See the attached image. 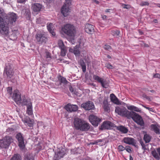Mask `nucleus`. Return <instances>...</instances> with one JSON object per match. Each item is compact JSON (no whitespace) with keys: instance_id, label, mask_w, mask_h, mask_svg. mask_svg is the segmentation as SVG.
Listing matches in <instances>:
<instances>
[{"instance_id":"31","label":"nucleus","mask_w":160,"mask_h":160,"mask_svg":"<svg viewBox=\"0 0 160 160\" xmlns=\"http://www.w3.org/2000/svg\"><path fill=\"white\" fill-rule=\"evenodd\" d=\"M70 52H72L76 55H78L80 54V51L79 48L78 47L74 48H70L69 49Z\"/></svg>"},{"instance_id":"14","label":"nucleus","mask_w":160,"mask_h":160,"mask_svg":"<svg viewBox=\"0 0 160 160\" xmlns=\"http://www.w3.org/2000/svg\"><path fill=\"white\" fill-rule=\"evenodd\" d=\"M65 109L70 112H75L78 110V107L77 105L71 104L68 103L64 107Z\"/></svg>"},{"instance_id":"41","label":"nucleus","mask_w":160,"mask_h":160,"mask_svg":"<svg viewBox=\"0 0 160 160\" xmlns=\"http://www.w3.org/2000/svg\"><path fill=\"white\" fill-rule=\"evenodd\" d=\"M25 160H34L33 157L31 155L29 154L26 157Z\"/></svg>"},{"instance_id":"15","label":"nucleus","mask_w":160,"mask_h":160,"mask_svg":"<svg viewBox=\"0 0 160 160\" xmlns=\"http://www.w3.org/2000/svg\"><path fill=\"white\" fill-rule=\"evenodd\" d=\"M114 124L109 121L104 122L101 126L103 129H110L115 127Z\"/></svg>"},{"instance_id":"64","label":"nucleus","mask_w":160,"mask_h":160,"mask_svg":"<svg viewBox=\"0 0 160 160\" xmlns=\"http://www.w3.org/2000/svg\"><path fill=\"white\" fill-rule=\"evenodd\" d=\"M130 160H133L131 156H130Z\"/></svg>"},{"instance_id":"7","label":"nucleus","mask_w":160,"mask_h":160,"mask_svg":"<svg viewBox=\"0 0 160 160\" xmlns=\"http://www.w3.org/2000/svg\"><path fill=\"white\" fill-rule=\"evenodd\" d=\"M17 17L16 14L13 12L9 13L7 14L6 19H4V20L8 22V28L9 24H12L15 22Z\"/></svg>"},{"instance_id":"27","label":"nucleus","mask_w":160,"mask_h":160,"mask_svg":"<svg viewBox=\"0 0 160 160\" xmlns=\"http://www.w3.org/2000/svg\"><path fill=\"white\" fill-rule=\"evenodd\" d=\"M110 99L111 101L114 103L119 104L120 102L118 98L116 97V96L113 94H110Z\"/></svg>"},{"instance_id":"1","label":"nucleus","mask_w":160,"mask_h":160,"mask_svg":"<svg viewBox=\"0 0 160 160\" xmlns=\"http://www.w3.org/2000/svg\"><path fill=\"white\" fill-rule=\"evenodd\" d=\"M6 14L3 10L0 8V33L3 35H7L8 34V23L2 18Z\"/></svg>"},{"instance_id":"28","label":"nucleus","mask_w":160,"mask_h":160,"mask_svg":"<svg viewBox=\"0 0 160 160\" xmlns=\"http://www.w3.org/2000/svg\"><path fill=\"white\" fill-rule=\"evenodd\" d=\"M151 130H153L156 133L159 134L160 133L159 130L158 125L152 124L151 125Z\"/></svg>"},{"instance_id":"46","label":"nucleus","mask_w":160,"mask_h":160,"mask_svg":"<svg viewBox=\"0 0 160 160\" xmlns=\"http://www.w3.org/2000/svg\"><path fill=\"white\" fill-rule=\"evenodd\" d=\"M104 48L106 50H109L111 49V46L109 45H105L104 46Z\"/></svg>"},{"instance_id":"9","label":"nucleus","mask_w":160,"mask_h":160,"mask_svg":"<svg viewBox=\"0 0 160 160\" xmlns=\"http://www.w3.org/2000/svg\"><path fill=\"white\" fill-rule=\"evenodd\" d=\"M90 122L92 124L95 126H98L99 123L100 122L101 119L97 117L94 115H90L89 117Z\"/></svg>"},{"instance_id":"11","label":"nucleus","mask_w":160,"mask_h":160,"mask_svg":"<svg viewBox=\"0 0 160 160\" xmlns=\"http://www.w3.org/2000/svg\"><path fill=\"white\" fill-rule=\"evenodd\" d=\"M16 138L18 141L19 146L21 149L24 148L25 145L22 135L21 133H18L16 136Z\"/></svg>"},{"instance_id":"29","label":"nucleus","mask_w":160,"mask_h":160,"mask_svg":"<svg viewBox=\"0 0 160 160\" xmlns=\"http://www.w3.org/2000/svg\"><path fill=\"white\" fill-rule=\"evenodd\" d=\"M127 108L130 110H133L138 112H141V110L138 108L133 105L127 106Z\"/></svg>"},{"instance_id":"5","label":"nucleus","mask_w":160,"mask_h":160,"mask_svg":"<svg viewBox=\"0 0 160 160\" xmlns=\"http://www.w3.org/2000/svg\"><path fill=\"white\" fill-rule=\"evenodd\" d=\"M131 111H129L122 106L117 107L116 108L115 112L118 115L125 116L128 118L129 117V114Z\"/></svg>"},{"instance_id":"57","label":"nucleus","mask_w":160,"mask_h":160,"mask_svg":"<svg viewBox=\"0 0 160 160\" xmlns=\"http://www.w3.org/2000/svg\"><path fill=\"white\" fill-rule=\"evenodd\" d=\"M69 90L71 92H73V89L72 87H71L69 88Z\"/></svg>"},{"instance_id":"38","label":"nucleus","mask_w":160,"mask_h":160,"mask_svg":"<svg viewBox=\"0 0 160 160\" xmlns=\"http://www.w3.org/2000/svg\"><path fill=\"white\" fill-rule=\"evenodd\" d=\"M58 45L59 48H65V46L64 45L63 42L61 40H59L58 42Z\"/></svg>"},{"instance_id":"53","label":"nucleus","mask_w":160,"mask_h":160,"mask_svg":"<svg viewBox=\"0 0 160 160\" xmlns=\"http://www.w3.org/2000/svg\"><path fill=\"white\" fill-rule=\"evenodd\" d=\"M70 0H66V3L70 5L71 4Z\"/></svg>"},{"instance_id":"35","label":"nucleus","mask_w":160,"mask_h":160,"mask_svg":"<svg viewBox=\"0 0 160 160\" xmlns=\"http://www.w3.org/2000/svg\"><path fill=\"white\" fill-rule=\"evenodd\" d=\"M151 137L150 135L147 134H145L144 136V140L146 143H148L150 141Z\"/></svg>"},{"instance_id":"51","label":"nucleus","mask_w":160,"mask_h":160,"mask_svg":"<svg viewBox=\"0 0 160 160\" xmlns=\"http://www.w3.org/2000/svg\"><path fill=\"white\" fill-rule=\"evenodd\" d=\"M51 33L52 35L53 36H54L55 35V33L53 31V29L51 30V31H49Z\"/></svg>"},{"instance_id":"36","label":"nucleus","mask_w":160,"mask_h":160,"mask_svg":"<svg viewBox=\"0 0 160 160\" xmlns=\"http://www.w3.org/2000/svg\"><path fill=\"white\" fill-rule=\"evenodd\" d=\"M10 160H21V158L18 154H15L11 158Z\"/></svg>"},{"instance_id":"43","label":"nucleus","mask_w":160,"mask_h":160,"mask_svg":"<svg viewBox=\"0 0 160 160\" xmlns=\"http://www.w3.org/2000/svg\"><path fill=\"white\" fill-rule=\"evenodd\" d=\"M7 92L10 95H11L12 93V88L11 87H8L7 88Z\"/></svg>"},{"instance_id":"2","label":"nucleus","mask_w":160,"mask_h":160,"mask_svg":"<svg viewBox=\"0 0 160 160\" xmlns=\"http://www.w3.org/2000/svg\"><path fill=\"white\" fill-rule=\"evenodd\" d=\"M62 30L65 34L69 36L74 37L76 33L75 27L70 24L65 25L62 28Z\"/></svg>"},{"instance_id":"19","label":"nucleus","mask_w":160,"mask_h":160,"mask_svg":"<svg viewBox=\"0 0 160 160\" xmlns=\"http://www.w3.org/2000/svg\"><path fill=\"white\" fill-rule=\"evenodd\" d=\"M24 123L28 126L31 127L33 126L34 123V120L31 119L29 117H26L22 119Z\"/></svg>"},{"instance_id":"34","label":"nucleus","mask_w":160,"mask_h":160,"mask_svg":"<svg viewBox=\"0 0 160 160\" xmlns=\"http://www.w3.org/2000/svg\"><path fill=\"white\" fill-rule=\"evenodd\" d=\"M79 63L82 67V71L85 72L86 71V66L84 61L80 59L79 61Z\"/></svg>"},{"instance_id":"40","label":"nucleus","mask_w":160,"mask_h":160,"mask_svg":"<svg viewBox=\"0 0 160 160\" xmlns=\"http://www.w3.org/2000/svg\"><path fill=\"white\" fill-rule=\"evenodd\" d=\"M52 26V23H50L47 24V28L49 31H51V30L53 29Z\"/></svg>"},{"instance_id":"42","label":"nucleus","mask_w":160,"mask_h":160,"mask_svg":"<svg viewBox=\"0 0 160 160\" xmlns=\"http://www.w3.org/2000/svg\"><path fill=\"white\" fill-rule=\"evenodd\" d=\"M149 4L148 2H142L140 4V6H148Z\"/></svg>"},{"instance_id":"17","label":"nucleus","mask_w":160,"mask_h":160,"mask_svg":"<svg viewBox=\"0 0 160 160\" xmlns=\"http://www.w3.org/2000/svg\"><path fill=\"white\" fill-rule=\"evenodd\" d=\"M85 31L89 34H92L94 32V26L90 24L87 23L85 25Z\"/></svg>"},{"instance_id":"32","label":"nucleus","mask_w":160,"mask_h":160,"mask_svg":"<svg viewBox=\"0 0 160 160\" xmlns=\"http://www.w3.org/2000/svg\"><path fill=\"white\" fill-rule=\"evenodd\" d=\"M58 78V81L60 82V84L63 83L64 84H66L68 82L66 78L61 76H59Z\"/></svg>"},{"instance_id":"3","label":"nucleus","mask_w":160,"mask_h":160,"mask_svg":"<svg viewBox=\"0 0 160 160\" xmlns=\"http://www.w3.org/2000/svg\"><path fill=\"white\" fill-rule=\"evenodd\" d=\"M129 116L130 117H128V119L132 118L135 122L141 126H144V122L142 118L137 113L133 111H131Z\"/></svg>"},{"instance_id":"12","label":"nucleus","mask_w":160,"mask_h":160,"mask_svg":"<svg viewBox=\"0 0 160 160\" xmlns=\"http://www.w3.org/2000/svg\"><path fill=\"white\" fill-rule=\"evenodd\" d=\"M12 98L15 102L18 104L21 98V94L19 91L17 90H15L13 91Z\"/></svg>"},{"instance_id":"13","label":"nucleus","mask_w":160,"mask_h":160,"mask_svg":"<svg viewBox=\"0 0 160 160\" xmlns=\"http://www.w3.org/2000/svg\"><path fill=\"white\" fill-rule=\"evenodd\" d=\"M68 4L64 3L61 8V12L64 17L67 16L70 12V9L69 8Z\"/></svg>"},{"instance_id":"10","label":"nucleus","mask_w":160,"mask_h":160,"mask_svg":"<svg viewBox=\"0 0 160 160\" xmlns=\"http://www.w3.org/2000/svg\"><path fill=\"white\" fill-rule=\"evenodd\" d=\"M36 38L37 42L40 44H42L43 42L45 43L47 41V38L43 33L37 34L36 35Z\"/></svg>"},{"instance_id":"26","label":"nucleus","mask_w":160,"mask_h":160,"mask_svg":"<svg viewBox=\"0 0 160 160\" xmlns=\"http://www.w3.org/2000/svg\"><path fill=\"white\" fill-rule=\"evenodd\" d=\"M27 112L29 115H31L33 114L32 103L31 102H29L27 106Z\"/></svg>"},{"instance_id":"6","label":"nucleus","mask_w":160,"mask_h":160,"mask_svg":"<svg viewBox=\"0 0 160 160\" xmlns=\"http://www.w3.org/2000/svg\"><path fill=\"white\" fill-rule=\"evenodd\" d=\"M4 74H6L8 78H11L14 74L13 67V66L8 64L5 67L4 71Z\"/></svg>"},{"instance_id":"59","label":"nucleus","mask_w":160,"mask_h":160,"mask_svg":"<svg viewBox=\"0 0 160 160\" xmlns=\"http://www.w3.org/2000/svg\"><path fill=\"white\" fill-rule=\"evenodd\" d=\"M102 18L103 19H106L107 18V16L106 15H103L102 16Z\"/></svg>"},{"instance_id":"50","label":"nucleus","mask_w":160,"mask_h":160,"mask_svg":"<svg viewBox=\"0 0 160 160\" xmlns=\"http://www.w3.org/2000/svg\"><path fill=\"white\" fill-rule=\"evenodd\" d=\"M153 77L155 78H160V74L158 73H156L153 76Z\"/></svg>"},{"instance_id":"60","label":"nucleus","mask_w":160,"mask_h":160,"mask_svg":"<svg viewBox=\"0 0 160 160\" xmlns=\"http://www.w3.org/2000/svg\"><path fill=\"white\" fill-rule=\"evenodd\" d=\"M153 21L155 23H158V21L156 19H154L153 20Z\"/></svg>"},{"instance_id":"37","label":"nucleus","mask_w":160,"mask_h":160,"mask_svg":"<svg viewBox=\"0 0 160 160\" xmlns=\"http://www.w3.org/2000/svg\"><path fill=\"white\" fill-rule=\"evenodd\" d=\"M120 32L118 30H113L112 32V34L114 37H117L119 35Z\"/></svg>"},{"instance_id":"20","label":"nucleus","mask_w":160,"mask_h":160,"mask_svg":"<svg viewBox=\"0 0 160 160\" xmlns=\"http://www.w3.org/2000/svg\"><path fill=\"white\" fill-rule=\"evenodd\" d=\"M123 142L126 144L134 145L136 144L135 140L132 138L125 137L123 139Z\"/></svg>"},{"instance_id":"45","label":"nucleus","mask_w":160,"mask_h":160,"mask_svg":"<svg viewBox=\"0 0 160 160\" xmlns=\"http://www.w3.org/2000/svg\"><path fill=\"white\" fill-rule=\"evenodd\" d=\"M45 57L47 59H50L51 58V55L49 52H46Z\"/></svg>"},{"instance_id":"22","label":"nucleus","mask_w":160,"mask_h":160,"mask_svg":"<svg viewBox=\"0 0 160 160\" xmlns=\"http://www.w3.org/2000/svg\"><path fill=\"white\" fill-rule=\"evenodd\" d=\"M93 78L94 79L97 80L98 82L100 83L101 84L102 86L105 88H106V85L105 83V81L104 79L102 78L99 77V76L96 75H94L93 76Z\"/></svg>"},{"instance_id":"54","label":"nucleus","mask_w":160,"mask_h":160,"mask_svg":"<svg viewBox=\"0 0 160 160\" xmlns=\"http://www.w3.org/2000/svg\"><path fill=\"white\" fill-rule=\"evenodd\" d=\"M13 131V129L12 128H9L7 129V132H9L10 131Z\"/></svg>"},{"instance_id":"33","label":"nucleus","mask_w":160,"mask_h":160,"mask_svg":"<svg viewBox=\"0 0 160 160\" xmlns=\"http://www.w3.org/2000/svg\"><path fill=\"white\" fill-rule=\"evenodd\" d=\"M103 108L105 111H108L110 109L108 101L104 100L103 102Z\"/></svg>"},{"instance_id":"30","label":"nucleus","mask_w":160,"mask_h":160,"mask_svg":"<svg viewBox=\"0 0 160 160\" xmlns=\"http://www.w3.org/2000/svg\"><path fill=\"white\" fill-rule=\"evenodd\" d=\"M115 127H116L117 129L124 133H127L128 131V129L127 128L122 126H115Z\"/></svg>"},{"instance_id":"55","label":"nucleus","mask_w":160,"mask_h":160,"mask_svg":"<svg viewBox=\"0 0 160 160\" xmlns=\"http://www.w3.org/2000/svg\"><path fill=\"white\" fill-rule=\"evenodd\" d=\"M25 1V0H17V2L20 3H22L24 2Z\"/></svg>"},{"instance_id":"58","label":"nucleus","mask_w":160,"mask_h":160,"mask_svg":"<svg viewBox=\"0 0 160 160\" xmlns=\"http://www.w3.org/2000/svg\"><path fill=\"white\" fill-rule=\"evenodd\" d=\"M142 45H144L145 47H148V45L147 44H146L144 43L143 42V44H142Z\"/></svg>"},{"instance_id":"21","label":"nucleus","mask_w":160,"mask_h":160,"mask_svg":"<svg viewBox=\"0 0 160 160\" xmlns=\"http://www.w3.org/2000/svg\"><path fill=\"white\" fill-rule=\"evenodd\" d=\"M90 128L89 124L84 120L79 130L82 131H87Z\"/></svg>"},{"instance_id":"56","label":"nucleus","mask_w":160,"mask_h":160,"mask_svg":"<svg viewBox=\"0 0 160 160\" xmlns=\"http://www.w3.org/2000/svg\"><path fill=\"white\" fill-rule=\"evenodd\" d=\"M143 96L144 98H146L147 99H149V97L147 96V95H146L145 94H143Z\"/></svg>"},{"instance_id":"44","label":"nucleus","mask_w":160,"mask_h":160,"mask_svg":"<svg viewBox=\"0 0 160 160\" xmlns=\"http://www.w3.org/2000/svg\"><path fill=\"white\" fill-rule=\"evenodd\" d=\"M118 149L120 151H123L125 150V148L122 145H119L118 147Z\"/></svg>"},{"instance_id":"23","label":"nucleus","mask_w":160,"mask_h":160,"mask_svg":"<svg viewBox=\"0 0 160 160\" xmlns=\"http://www.w3.org/2000/svg\"><path fill=\"white\" fill-rule=\"evenodd\" d=\"M65 154V153L62 151H58L57 153H55L53 157V160H59L61 158L63 157Z\"/></svg>"},{"instance_id":"24","label":"nucleus","mask_w":160,"mask_h":160,"mask_svg":"<svg viewBox=\"0 0 160 160\" xmlns=\"http://www.w3.org/2000/svg\"><path fill=\"white\" fill-rule=\"evenodd\" d=\"M42 8V5L38 3L34 4L32 6V8L34 12H39Z\"/></svg>"},{"instance_id":"39","label":"nucleus","mask_w":160,"mask_h":160,"mask_svg":"<svg viewBox=\"0 0 160 160\" xmlns=\"http://www.w3.org/2000/svg\"><path fill=\"white\" fill-rule=\"evenodd\" d=\"M61 55L62 56H64L66 55V48H61Z\"/></svg>"},{"instance_id":"18","label":"nucleus","mask_w":160,"mask_h":160,"mask_svg":"<svg viewBox=\"0 0 160 160\" xmlns=\"http://www.w3.org/2000/svg\"><path fill=\"white\" fill-rule=\"evenodd\" d=\"M152 155L157 160L160 159V148H157L156 150L154 149L151 152Z\"/></svg>"},{"instance_id":"48","label":"nucleus","mask_w":160,"mask_h":160,"mask_svg":"<svg viewBox=\"0 0 160 160\" xmlns=\"http://www.w3.org/2000/svg\"><path fill=\"white\" fill-rule=\"evenodd\" d=\"M106 67L108 68L112 69L113 68V67L110 64H107L106 65Z\"/></svg>"},{"instance_id":"49","label":"nucleus","mask_w":160,"mask_h":160,"mask_svg":"<svg viewBox=\"0 0 160 160\" xmlns=\"http://www.w3.org/2000/svg\"><path fill=\"white\" fill-rule=\"evenodd\" d=\"M122 6H123V8H126L127 9H129L130 8V5H126L125 4H123Z\"/></svg>"},{"instance_id":"61","label":"nucleus","mask_w":160,"mask_h":160,"mask_svg":"<svg viewBox=\"0 0 160 160\" xmlns=\"http://www.w3.org/2000/svg\"><path fill=\"white\" fill-rule=\"evenodd\" d=\"M139 33L141 35H142V34L143 33V32H142V31H140V30H139Z\"/></svg>"},{"instance_id":"63","label":"nucleus","mask_w":160,"mask_h":160,"mask_svg":"<svg viewBox=\"0 0 160 160\" xmlns=\"http://www.w3.org/2000/svg\"><path fill=\"white\" fill-rule=\"evenodd\" d=\"M157 6L159 8H160V4H157Z\"/></svg>"},{"instance_id":"62","label":"nucleus","mask_w":160,"mask_h":160,"mask_svg":"<svg viewBox=\"0 0 160 160\" xmlns=\"http://www.w3.org/2000/svg\"><path fill=\"white\" fill-rule=\"evenodd\" d=\"M110 9H107V10H106V12H110V11H110Z\"/></svg>"},{"instance_id":"25","label":"nucleus","mask_w":160,"mask_h":160,"mask_svg":"<svg viewBox=\"0 0 160 160\" xmlns=\"http://www.w3.org/2000/svg\"><path fill=\"white\" fill-rule=\"evenodd\" d=\"M29 102H31L30 101H28L27 99L26 98V97L25 96H22V98H21L20 99V100L19 102H18V104H22V105H27L28 106V103Z\"/></svg>"},{"instance_id":"4","label":"nucleus","mask_w":160,"mask_h":160,"mask_svg":"<svg viewBox=\"0 0 160 160\" xmlns=\"http://www.w3.org/2000/svg\"><path fill=\"white\" fill-rule=\"evenodd\" d=\"M12 141V137L9 136H5L0 140V147L2 148H7Z\"/></svg>"},{"instance_id":"16","label":"nucleus","mask_w":160,"mask_h":160,"mask_svg":"<svg viewBox=\"0 0 160 160\" xmlns=\"http://www.w3.org/2000/svg\"><path fill=\"white\" fill-rule=\"evenodd\" d=\"M83 121L84 120L79 118H75L73 122L74 126L75 128L77 130H79Z\"/></svg>"},{"instance_id":"8","label":"nucleus","mask_w":160,"mask_h":160,"mask_svg":"<svg viewBox=\"0 0 160 160\" xmlns=\"http://www.w3.org/2000/svg\"><path fill=\"white\" fill-rule=\"evenodd\" d=\"M81 107L85 110L88 111L93 110L95 108L93 103L90 101H88L82 104Z\"/></svg>"},{"instance_id":"47","label":"nucleus","mask_w":160,"mask_h":160,"mask_svg":"<svg viewBox=\"0 0 160 160\" xmlns=\"http://www.w3.org/2000/svg\"><path fill=\"white\" fill-rule=\"evenodd\" d=\"M125 149L128 152H130L131 151V148L130 147L127 146L125 148Z\"/></svg>"},{"instance_id":"52","label":"nucleus","mask_w":160,"mask_h":160,"mask_svg":"<svg viewBox=\"0 0 160 160\" xmlns=\"http://www.w3.org/2000/svg\"><path fill=\"white\" fill-rule=\"evenodd\" d=\"M142 106L143 107H144V108H146L147 109H148L149 110V111H152V108H149V107H147L146 106H144V105H142Z\"/></svg>"}]
</instances>
